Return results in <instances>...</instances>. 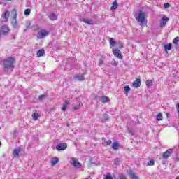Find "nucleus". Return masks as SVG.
<instances>
[{
	"instance_id": "nucleus-1",
	"label": "nucleus",
	"mask_w": 179,
	"mask_h": 179,
	"mask_svg": "<svg viewBox=\"0 0 179 179\" xmlns=\"http://www.w3.org/2000/svg\"><path fill=\"white\" fill-rule=\"evenodd\" d=\"M3 71L8 72V71H13L15 69V59L13 57H8L3 60Z\"/></svg>"
},
{
	"instance_id": "nucleus-2",
	"label": "nucleus",
	"mask_w": 179,
	"mask_h": 179,
	"mask_svg": "<svg viewBox=\"0 0 179 179\" xmlns=\"http://www.w3.org/2000/svg\"><path fill=\"white\" fill-rule=\"evenodd\" d=\"M136 19L141 23V24H148V20H146V13L143 12L142 10H140L138 12V16L136 17Z\"/></svg>"
},
{
	"instance_id": "nucleus-3",
	"label": "nucleus",
	"mask_w": 179,
	"mask_h": 179,
	"mask_svg": "<svg viewBox=\"0 0 179 179\" xmlns=\"http://www.w3.org/2000/svg\"><path fill=\"white\" fill-rule=\"evenodd\" d=\"M11 15H13V19L11 20V24L13 27V29H17L18 24H17V11L16 9H13L11 12Z\"/></svg>"
},
{
	"instance_id": "nucleus-4",
	"label": "nucleus",
	"mask_w": 179,
	"mask_h": 179,
	"mask_svg": "<svg viewBox=\"0 0 179 179\" xmlns=\"http://www.w3.org/2000/svg\"><path fill=\"white\" fill-rule=\"evenodd\" d=\"M48 34H50V33L47 30L41 29L36 34V36L39 40H43V38H44V37H47Z\"/></svg>"
},
{
	"instance_id": "nucleus-5",
	"label": "nucleus",
	"mask_w": 179,
	"mask_h": 179,
	"mask_svg": "<svg viewBox=\"0 0 179 179\" xmlns=\"http://www.w3.org/2000/svg\"><path fill=\"white\" fill-rule=\"evenodd\" d=\"M70 164L71 166H73L75 169H80V167H82V164L79 162V160H78L76 158L71 157Z\"/></svg>"
},
{
	"instance_id": "nucleus-6",
	"label": "nucleus",
	"mask_w": 179,
	"mask_h": 179,
	"mask_svg": "<svg viewBox=\"0 0 179 179\" xmlns=\"http://www.w3.org/2000/svg\"><path fill=\"white\" fill-rule=\"evenodd\" d=\"M80 108V101L76 99L71 105V111H76Z\"/></svg>"
},
{
	"instance_id": "nucleus-7",
	"label": "nucleus",
	"mask_w": 179,
	"mask_h": 179,
	"mask_svg": "<svg viewBox=\"0 0 179 179\" xmlns=\"http://www.w3.org/2000/svg\"><path fill=\"white\" fill-rule=\"evenodd\" d=\"M95 100H97V101H101V103H107L108 101H110V98L106 96H98L96 95Z\"/></svg>"
},
{
	"instance_id": "nucleus-8",
	"label": "nucleus",
	"mask_w": 179,
	"mask_h": 179,
	"mask_svg": "<svg viewBox=\"0 0 179 179\" xmlns=\"http://www.w3.org/2000/svg\"><path fill=\"white\" fill-rule=\"evenodd\" d=\"M113 55L116 57V58H118L119 59H122L124 58V56L122 55V53L121 52V50L119 49H113Z\"/></svg>"
},
{
	"instance_id": "nucleus-9",
	"label": "nucleus",
	"mask_w": 179,
	"mask_h": 179,
	"mask_svg": "<svg viewBox=\"0 0 179 179\" xmlns=\"http://www.w3.org/2000/svg\"><path fill=\"white\" fill-rule=\"evenodd\" d=\"M66 148H68V144L66 143H59L56 146V149L59 152L61 150H66Z\"/></svg>"
},
{
	"instance_id": "nucleus-10",
	"label": "nucleus",
	"mask_w": 179,
	"mask_h": 179,
	"mask_svg": "<svg viewBox=\"0 0 179 179\" xmlns=\"http://www.w3.org/2000/svg\"><path fill=\"white\" fill-rule=\"evenodd\" d=\"M9 15H10V12H9V10H6L1 15V22H8V20H9Z\"/></svg>"
},
{
	"instance_id": "nucleus-11",
	"label": "nucleus",
	"mask_w": 179,
	"mask_h": 179,
	"mask_svg": "<svg viewBox=\"0 0 179 179\" xmlns=\"http://www.w3.org/2000/svg\"><path fill=\"white\" fill-rule=\"evenodd\" d=\"M169 17H167V16H163L161 19L160 21V27H164V26H166V24H167V22H169Z\"/></svg>"
},
{
	"instance_id": "nucleus-12",
	"label": "nucleus",
	"mask_w": 179,
	"mask_h": 179,
	"mask_svg": "<svg viewBox=\"0 0 179 179\" xmlns=\"http://www.w3.org/2000/svg\"><path fill=\"white\" fill-rule=\"evenodd\" d=\"M173 153V149H168L165 152L163 153V159H169L170 155Z\"/></svg>"
},
{
	"instance_id": "nucleus-13",
	"label": "nucleus",
	"mask_w": 179,
	"mask_h": 179,
	"mask_svg": "<svg viewBox=\"0 0 179 179\" xmlns=\"http://www.w3.org/2000/svg\"><path fill=\"white\" fill-rule=\"evenodd\" d=\"M20 152H22V148H18L17 149H15L13 152V157L19 158L20 155Z\"/></svg>"
},
{
	"instance_id": "nucleus-14",
	"label": "nucleus",
	"mask_w": 179,
	"mask_h": 179,
	"mask_svg": "<svg viewBox=\"0 0 179 179\" xmlns=\"http://www.w3.org/2000/svg\"><path fill=\"white\" fill-rule=\"evenodd\" d=\"M73 80H76V82H82L85 80V76L83 75H77L73 77Z\"/></svg>"
},
{
	"instance_id": "nucleus-15",
	"label": "nucleus",
	"mask_w": 179,
	"mask_h": 179,
	"mask_svg": "<svg viewBox=\"0 0 179 179\" xmlns=\"http://www.w3.org/2000/svg\"><path fill=\"white\" fill-rule=\"evenodd\" d=\"M80 22H84V23H86L87 24H90L93 26L94 24V22L92 20H89L87 18H81Z\"/></svg>"
},
{
	"instance_id": "nucleus-16",
	"label": "nucleus",
	"mask_w": 179,
	"mask_h": 179,
	"mask_svg": "<svg viewBox=\"0 0 179 179\" xmlns=\"http://www.w3.org/2000/svg\"><path fill=\"white\" fill-rule=\"evenodd\" d=\"M1 31L3 33V34L6 35L8 33H9V28L8 27V25H3L1 27Z\"/></svg>"
},
{
	"instance_id": "nucleus-17",
	"label": "nucleus",
	"mask_w": 179,
	"mask_h": 179,
	"mask_svg": "<svg viewBox=\"0 0 179 179\" xmlns=\"http://www.w3.org/2000/svg\"><path fill=\"white\" fill-rule=\"evenodd\" d=\"M58 162H59V159L58 157L52 158V159L50 161L51 166L52 167H54V166H55V164H57V163H58Z\"/></svg>"
},
{
	"instance_id": "nucleus-18",
	"label": "nucleus",
	"mask_w": 179,
	"mask_h": 179,
	"mask_svg": "<svg viewBox=\"0 0 179 179\" xmlns=\"http://www.w3.org/2000/svg\"><path fill=\"white\" fill-rule=\"evenodd\" d=\"M133 86L134 87H141V79L137 78L134 83H133Z\"/></svg>"
},
{
	"instance_id": "nucleus-19",
	"label": "nucleus",
	"mask_w": 179,
	"mask_h": 179,
	"mask_svg": "<svg viewBox=\"0 0 179 179\" xmlns=\"http://www.w3.org/2000/svg\"><path fill=\"white\" fill-rule=\"evenodd\" d=\"M118 8V3L117 2V0L113 2L112 6L110 7L111 10H115Z\"/></svg>"
},
{
	"instance_id": "nucleus-20",
	"label": "nucleus",
	"mask_w": 179,
	"mask_h": 179,
	"mask_svg": "<svg viewBox=\"0 0 179 179\" xmlns=\"http://www.w3.org/2000/svg\"><path fill=\"white\" fill-rule=\"evenodd\" d=\"M173 48V44L169 43L164 45V50L165 51H171V49Z\"/></svg>"
},
{
	"instance_id": "nucleus-21",
	"label": "nucleus",
	"mask_w": 179,
	"mask_h": 179,
	"mask_svg": "<svg viewBox=\"0 0 179 179\" xmlns=\"http://www.w3.org/2000/svg\"><path fill=\"white\" fill-rule=\"evenodd\" d=\"M112 148H113L114 150H118L120 149V143L115 142L112 145Z\"/></svg>"
},
{
	"instance_id": "nucleus-22",
	"label": "nucleus",
	"mask_w": 179,
	"mask_h": 179,
	"mask_svg": "<svg viewBox=\"0 0 179 179\" xmlns=\"http://www.w3.org/2000/svg\"><path fill=\"white\" fill-rule=\"evenodd\" d=\"M129 176H131V178L132 179H138V176H136V175L135 174V171L131 170L129 171Z\"/></svg>"
},
{
	"instance_id": "nucleus-23",
	"label": "nucleus",
	"mask_w": 179,
	"mask_h": 179,
	"mask_svg": "<svg viewBox=\"0 0 179 179\" xmlns=\"http://www.w3.org/2000/svg\"><path fill=\"white\" fill-rule=\"evenodd\" d=\"M47 97H48V94H41L38 96V100H39V101H43V100H45Z\"/></svg>"
},
{
	"instance_id": "nucleus-24",
	"label": "nucleus",
	"mask_w": 179,
	"mask_h": 179,
	"mask_svg": "<svg viewBox=\"0 0 179 179\" xmlns=\"http://www.w3.org/2000/svg\"><path fill=\"white\" fill-rule=\"evenodd\" d=\"M44 54H45V51L44 50V49H41L37 52L38 57H43Z\"/></svg>"
},
{
	"instance_id": "nucleus-25",
	"label": "nucleus",
	"mask_w": 179,
	"mask_h": 179,
	"mask_svg": "<svg viewBox=\"0 0 179 179\" xmlns=\"http://www.w3.org/2000/svg\"><path fill=\"white\" fill-rule=\"evenodd\" d=\"M49 19L50 20H57V15H55V13H51L49 16H48Z\"/></svg>"
},
{
	"instance_id": "nucleus-26",
	"label": "nucleus",
	"mask_w": 179,
	"mask_h": 179,
	"mask_svg": "<svg viewBox=\"0 0 179 179\" xmlns=\"http://www.w3.org/2000/svg\"><path fill=\"white\" fill-rule=\"evenodd\" d=\"M145 83L148 87H150V86H153V81H152V80H146Z\"/></svg>"
},
{
	"instance_id": "nucleus-27",
	"label": "nucleus",
	"mask_w": 179,
	"mask_h": 179,
	"mask_svg": "<svg viewBox=\"0 0 179 179\" xmlns=\"http://www.w3.org/2000/svg\"><path fill=\"white\" fill-rule=\"evenodd\" d=\"M124 94H128V92L131 90V87H129V85L124 86Z\"/></svg>"
},
{
	"instance_id": "nucleus-28",
	"label": "nucleus",
	"mask_w": 179,
	"mask_h": 179,
	"mask_svg": "<svg viewBox=\"0 0 179 179\" xmlns=\"http://www.w3.org/2000/svg\"><path fill=\"white\" fill-rule=\"evenodd\" d=\"M109 43L110 45H112V47H115V44H117V43L115 42V41H114L113 38H110Z\"/></svg>"
},
{
	"instance_id": "nucleus-29",
	"label": "nucleus",
	"mask_w": 179,
	"mask_h": 179,
	"mask_svg": "<svg viewBox=\"0 0 179 179\" xmlns=\"http://www.w3.org/2000/svg\"><path fill=\"white\" fill-rule=\"evenodd\" d=\"M157 121H162L163 120V115L162 113H159L157 117Z\"/></svg>"
},
{
	"instance_id": "nucleus-30",
	"label": "nucleus",
	"mask_w": 179,
	"mask_h": 179,
	"mask_svg": "<svg viewBox=\"0 0 179 179\" xmlns=\"http://www.w3.org/2000/svg\"><path fill=\"white\" fill-rule=\"evenodd\" d=\"M127 131H128L129 134H130V135H131V136H134L135 135V131H134L133 129L128 128Z\"/></svg>"
},
{
	"instance_id": "nucleus-31",
	"label": "nucleus",
	"mask_w": 179,
	"mask_h": 179,
	"mask_svg": "<svg viewBox=\"0 0 179 179\" xmlns=\"http://www.w3.org/2000/svg\"><path fill=\"white\" fill-rule=\"evenodd\" d=\"M32 118L34 121H37L38 120V113H33Z\"/></svg>"
},
{
	"instance_id": "nucleus-32",
	"label": "nucleus",
	"mask_w": 179,
	"mask_h": 179,
	"mask_svg": "<svg viewBox=\"0 0 179 179\" xmlns=\"http://www.w3.org/2000/svg\"><path fill=\"white\" fill-rule=\"evenodd\" d=\"M102 121H108V115L107 113L103 114Z\"/></svg>"
},
{
	"instance_id": "nucleus-33",
	"label": "nucleus",
	"mask_w": 179,
	"mask_h": 179,
	"mask_svg": "<svg viewBox=\"0 0 179 179\" xmlns=\"http://www.w3.org/2000/svg\"><path fill=\"white\" fill-rule=\"evenodd\" d=\"M64 106H69L71 104V99H67L66 101H64Z\"/></svg>"
},
{
	"instance_id": "nucleus-34",
	"label": "nucleus",
	"mask_w": 179,
	"mask_h": 179,
	"mask_svg": "<svg viewBox=\"0 0 179 179\" xmlns=\"http://www.w3.org/2000/svg\"><path fill=\"white\" fill-rule=\"evenodd\" d=\"M120 162H121V159L120 158H116L115 159L114 164H115V166H118V164H120Z\"/></svg>"
},
{
	"instance_id": "nucleus-35",
	"label": "nucleus",
	"mask_w": 179,
	"mask_h": 179,
	"mask_svg": "<svg viewBox=\"0 0 179 179\" xmlns=\"http://www.w3.org/2000/svg\"><path fill=\"white\" fill-rule=\"evenodd\" d=\"M147 166H155V160L153 159L150 160L148 162Z\"/></svg>"
},
{
	"instance_id": "nucleus-36",
	"label": "nucleus",
	"mask_w": 179,
	"mask_h": 179,
	"mask_svg": "<svg viewBox=\"0 0 179 179\" xmlns=\"http://www.w3.org/2000/svg\"><path fill=\"white\" fill-rule=\"evenodd\" d=\"M31 12V10L29 9V8H28V9H26L25 10H24V15H25V16H29V15H30V13Z\"/></svg>"
},
{
	"instance_id": "nucleus-37",
	"label": "nucleus",
	"mask_w": 179,
	"mask_h": 179,
	"mask_svg": "<svg viewBox=\"0 0 179 179\" xmlns=\"http://www.w3.org/2000/svg\"><path fill=\"white\" fill-rule=\"evenodd\" d=\"M111 65H113V66H118V62L117 61L113 60L110 62Z\"/></svg>"
},
{
	"instance_id": "nucleus-38",
	"label": "nucleus",
	"mask_w": 179,
	"mask_h": 179,
	"mask_svg": "<svg viewBox=\"0 0 179 179\" xmlns=\"http://www.w3.org/2000/svg\"><path fill=\"white\" fill-rule=\"evenodd\" d=\"M178 41H179V37H176L173 39V44H178Z\"/></svg>"
},
{
	"instance_id": "nucleus-39",
	"label": "nucleus",
	"mask_w": 179,
	"mask_h": 179,
	"mask_svg": "<svg viewBox=\"0 0 179 179\" xmlns=\"http://www.w3.org/2000/svg\"><path fill=\"white\" fill-rule=\"evenodd\" d=\"M104 64V62L103 61V59H99V66H101V65Z\"/></svg>"
},
{
	"instance_id": "nucleus-40",
	"label": "nucleus",
	"mask_w": 179,
	"mask_h": 179,
	"mask_svg": "<svg viewBox=\"0 0 179 179\" xmlns=\"http://www.w3.org/2000/svg\"><path fill=\"white\" fill-rule=\"evenodd\" d=\"M67 108H68V106L63 103L62 107V111H66Z\"/></svg>"
},
{
	"instance_id": "nucleus-41",
	"label": "nucleus",
	"mask_w": 179,
	"mask_h": 179,
	"mask_svg": "<svg viewBox=\"0 0 179 179\" xmlns=\"http://www.w3.org/2000/svg\"><path fill=\"white\" fill-rule=\"evenodd\" d=\"M164 8H165V9H169V8H170V3H164Z\"/></svg>"
},
{
	"instance_id": "nucleus-42",
	"label": "nucleus",
	"mask_w": 179,
	"mask_h": 179,
	"mask_svg": "<svg viewBox=\"0 0 179 179\" xmlns=\"http://www.w3.org/2000/svg\"><path fill=\"white\" fill-rule=\"evenodd\" d=\"M111 143H112L111 140H108V141L106 142V146H108L111 145Z\"/></svg>"
},
{
	"instance_id": "nucleus-43",
	"label": "nucleus",
	"mask_w": 179,
	"mask_h": 179,
	"mask_svg": "<svg viewBox=\"0 0 179 179\" xmlns=\"http://www.w3.org/2000/svg\"><path fill=\"white\" fill-rule=\"evenodd\" d=\"M118 48H119V50H122V48H124V44L119 43Z\"/></svg>"
},
{
	"instance_id": "nucleus-44",
	"label": "nucleus",
	"mask_w": 179,
	"mask_h": 179,
	"mask_svg": "<svg viewBox=\"0 0 179 179\" xmlns=\"http://www.w3.org/2000/svg\"><path fill=\"white\" fill-rule=\"evenodd\" d=\"M175 162H179V154H176L175 157Z\"/></svg>"
},
{
	"instance_id": "nucleus-45",
	"label": "nucleus",
	"mask_w": 179,
	"mask_h": 179,
	"mask_svg": "<svg viewBox=\"0 0 179 179\" xmlns=\"http://www.w3.org/2000/svg\"><path fill=\"white\" fill-rule=\"evenodd\" d=\"M105 179H113V177L110 175H106V176L105 177Z\"/></svg>"
},
{
	"instance_id": "nucleus-46",
	"label": "nucleus",
	"mask_w": 179,
	"mask_h": 179,
	"mask_svg": "<svg viewBox=\"0 0 179 179\" xmlns=\"http://www.w3.org/2000/svg\"><path fill=\"white\" fill-rule=\"evenodd\" d=\"M177 113L179 114V103L176 105Z\"/></svg>"
},
{
	"instance_id": "nucleus-47",
	"label": "nucleus",
	"mask_w": 179,
	"mask_h": 179,
	"mask_svg": "<svg viewBox=\"0 0 179 179\" xmlns=\"http://www.w3.org/2000/svg\"><path fill=\"white\" fill-rule=\"evenodd\" d=\"M11 38H13V40H16V36H15V35H12Z\"/></svg>"
},
{
	"instance_id": "nucleus-48",
	"label": "nucleus",
	"mask_w": 179,
	"mask_h": 179,
	"mask_svg": "<svg viewBox=\"0 0 179 179\" xmlns=\"http://www.w3.org/2000/svg\"><path fill=\"white\" fill-rule=\"evenodd\" d=\"M2 34H3L0 31V36H2Z\"/></svg>"
},
{
	"instance_id": "nucleus-49",
	"label": "nucleus",
	"mask_w": 179,
	"mask_h": 179,
	"mask_svg": "<svg viewBox=\"0 0 179 179\" xmlns=\"http://www.w3.org/2000/svg\"><path fill=\"white\" fill-rule=\"evenodd\" d=\"M5 1H6L7 2H9V1H12V0H5Z\"/></svg>"
},
{
	"instance_id": "nucleus-50",
	"label": "nucleus",
	"mask_w": 179,
	"mask_h": 179,
	"mask_svg": "<svg viewBox=\"0 0 179 179\" xmlns=\"http://www.w3.org/2000/svg\"><path fill=\"white\" fill-rule=\"evenodd\" d=\"M1 145H2V143L0 141V146H1Z\"/></svg>"
},
{
	"instance_id": "nucleus-51",
	"label": "nucleus",
	"mask_w": 179,
	"mask_h": 179,
	"mask_svg": "<svg viewBox=\"0 0 179 179\" xmlns=\"http://www.w3.org/2000/svg\"><path fill=\"white\" fill-rule=\"evenodd\" d=\"M176 179H179V176L176 177Z\"/></svg>"
},
{
	"instance_id": "nucleus-52",
	"label": "nucleus",
	"mask_w": 179,
	"mask_h": 179,
	"mask_svg": "<svg viewBox=\"0 0 179 179\" xmlns=\"http://www.w3.org/2000/svg\"><path fill=\"white\" fill-rule=\"evenodd\" d=\"M0 5H2V2H1V1H0Z\"/></svg>"
},
{
	"instance_id": "nucleus-53",
	"label": "nucleus",
	"mask_w": 179,
	"mask_h": 179,
	"mask_svg": "<svg viewBox=\"0 0 179 179\" xmlns=\"http://www.w3.org/2000/svg\"><path fill=\"white\" fill-rule=\"evenodd\" d=\"M0 129H1V127H0Z\"/></svg>"
}]
</instances>
